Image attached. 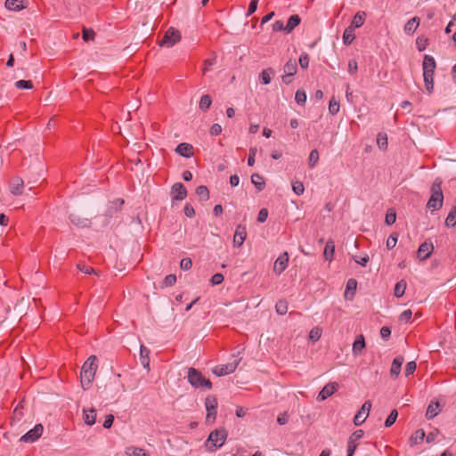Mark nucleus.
Segmentation results:
<instances>
[{
  "label": "nucleus",
  "instance_id": "f257e3e1",
  "mask_svg": "<svg viewBox=\"0 0 456 456\" xmlns=\"http://www.w3.org/2000/svg\"><path fill=\"white\" fill-rule=\"evenodd\" d=\"M98 369L97 357L91 355L83 364L80 372V382L84 390L90 387Z\"/></svg>",
  "mask_w": 456,
  "mask_h": 456
},
{
  "label": "nucleus",
  "instance_id": "f03ea898",
  "mask_svg": "<svg viewBox=\"0 0 456 456\" xmlns=\"http://www.w3.org/2000/svg\"><path fill=\"white\" fill-rule=\"evenodd\" d=\"M227 438V432L225 429H216L210 432L208 439L206 440L204 446L209 452H213L216 450L221 448Z\"/></svg>",
  "mask_w": 456,
  "mask_h": 456
},
{
  "label": "nucleus",
  "instance_id": "7ed1b4c3",
  "mask_svg": "<svg viewBox=\"0 0 456 456\" xmlns=\"http://www.w3.org/2000/svg\"><path fill=\"white\" fill-rule=\"evenodd\" d=\"M443 201L442 181L436 178L431 186V196L428 201L427 208L431 210H438L442 208Z\"/></svg>",
  "mask_w": 456,
  "mask_h": 456
},
{
  "label": "nucleus",
  "instance_id": "20e7f679",
  "mask_svg": "<svg viewBox=\"0 0 456 456\" xmlns=\"http://www.w3.org/2000/svg\"><path fill=\"white\" fill-rule=\"evenodd\" d=\"M422 66L426 89L432 93L434 88V73L436 66V61L432 56L425 55Z\"/></svg>",
  "mask_w": 456,
  "mask_h": 456
},
{
  "label": "nucleus",
  "instance_id": "39448f33",
  "mask_svg": "<svg viewBox=\"0 0 456 456\" xmlns=\"http://www.w3.org/2000/svg\"><path fill=\"white\" fill-rule=\"evenodd\" d=\"M188 382L195 388L206 387L210 389L212 384L209 379H205L202 374L194 368H189L187 372Z\"/></svg>",
  "mask_w": 456,
  "mask_h": 456
},
{
  "label": "nucleus",
  "instance_id": "423d86ee",
  "mask_svg": "<svg viewBox=\"0 0 456 456\" xmlns=\"http://www.w3.org/2000/svg\"><path fill=\"white\" fill-rule=\"evenodd\" d=\"M241 358H235L233 362L226 364H220L214 368L213 373L218 377L225 376L235 371L238 365L240 364Z\"/></svg>",
  "mask_w": 456,
  "mask_h": 456
},
{
  "label": "nucleus",
  "instance_id": "0eeeda50",
  "mask_svg": "<svg viewBox=\"0 0 456 456\" xmlns=\"http://www.w3.org/2000/svg\"><path fill=\"white\" fill-rule=\"evenodd\" d=\"M180 32L174 28H169L165 33L162 40L160 41L161 46L172 47L175 43L180 41Z\"/></svg>",
  "mask_w": 456,
  "mask_h": 456
},
{
  "label": "nucleus",
  "instance_id": "6e6552de",
  "mask_svg": "<svg viewBox=\"0 0 456 456\" xmlns=\"http://www.w3.org/2000/svg\"><path fill=\"white\" fill-rule=\"evenodd\" d=\"M205 405L207 410L206 421L208 423H213L216 417V399L212 396H208L205 400Z\"/></svg>",
  "mask_w": 456,
  "mask_h": 456
},
{
  "label": "nucleus",
  "instance_id": "1a4fd4ad",
  "mask_svg": "<svg viewBox=\"0 0 456 456\" xmlns=\"http://www.w3.org/2000/svg\"><path fill=\"white\" fill-rule=\"evenodd\" d=\"M371 409V403L370 401H366L360 410L357 411L354 418V424L355 426H361L368 418L370 411Z\"/></svg>",
  "mask_w": 456,
  "mask_h": 456
},
{
  "label": "nucleus",
  "instance_id": "9d476101",
  "mask_svg": "<svg viewBox=\"0 0 456 456\" xmlns=\"http://www.w3.org/2000/svg\"><path fill=\"white\" fill-rule=\"evenodd\" d=\"M43 431V426L41 424H37L34 428L23 435L20 440L24 443H34L42 436Z\"/></svg>",
  "mask_w": 456,
  "mask_h": 456
},
{
  "label": "nucleus",
  "instance_id": "9b49d317",
  "mask_svg": "<svg viewBox=\"0 0 456 456\" xmlns=\"http://www.w3.org/2000/svg\"><path fill=\"white\" fill-rule=\"evenodd\" d=\"M10 192L13 196H20L24 191V182L20 176H14L10 180L9 183Z\"/></svg>",
  "mask_w": 456,
  "mask_h": 456
},
{
  "label": "nucleus",
  "instance_id": "f8f14e48",
  "mask_svg": "<svg viewBox=\"0 0 456 456\" xmlns=\"http://www.w3.org/2000/svg\"><path fill=\"white\" fill-rule=\"evenodd\" d=\"M338 388L336 382H330L326 384L317 395V401L322 402L332 395Z\"/></svg>",
  "mask_w": 456,
  "mask_h": 456
},
{
  "label": "nucleus",
  "instance_id": "ddd939ff",
  "mask_svg": "<svg viewBox=\"0 0 456 456\" xmlns=\"http://www.w3.org/2000/svg\"><path fill=\"white\" fill-rule=\"evenodd\" d=\"M289 254L283 252L274 262L273 272L277 274H281L288 266Z\"/></svg>",
  "mask_w": 456,
  "mask_h": 456
},
{
  "label": "nucleus",
  "instance_id": "4468645a",
  "mask_svg": "<svg viewBox=\"0 0 456 456\" xmlns=\"http://www.w3.org/2000/svg\"><path fill=\"white\" fill-rule=\"evenodd\" d=\"M172 195L174 200H183L187 196V190L182 183H176L172 186Z\"/></svg>",
  "mask_w": 456,
  "mask_h": 456
},
{
  "label": "nucleus",
  "instance_id": "2eb2a0df",
  "mask_svg": "<svg viewBox=\"0 0 456 456\" xmlns=\"http://www.w3.org/2000/svg\"><path fill=\"white\" fill-rule=\"evenodd\" d=\"M247 236L246 227L242 225H238L233 236V245L234 247L240 248L245 241Z\"/></svg>",
  "mask_w": 456,
  "mask_h": 456
},
{
  "label": "nucleus",
  "instance_id": "dca6fc26",
  "mask_svg": "<svg viewBox=\"0 0 456 456\" xmlns=\"http://www.w3.org/2000/svg\"><path fill=\"white\" fill-rule=\"evenodd\" d=\"M434 250V246L431 242L425 241L422 243L418 249V257L420 260L428 259Z\"/></svg>",
  "mask_w": 456,
  "mask_h": 456
},
{
  "label": "nucleus",
  "instance_id": "f3484780",
  "mask_svg": "<svg viewBox=\"0 0 456 456\" xmlns=\"http://www.w3.org/2000/svg\"><path fill=\"white\" fill-rule=\"evenodd\" d=\"M175 152L184 158H191L193 155V147L191 144L181 142L175 148Z\"/></svg>",
  "mask_w": 456,
  "mask_h": 456
},
{
  "label": "nucleus",
  "instance_id": "a211bd4d",
  "mask_svg": "<svg viewBox=\"0 0 456 456\" xmlns=\"http://www.w3.org/2000/svg\"><path fill=\"white\" fill-rule=\"evenodd\" d=\"M70 222L80 228L89 227L91 225V220L86 217H82L77 214L69 215Z\"/></svg>",
  "mask_w": 456,
  "mask_h": 456
},
{
  "label": "nucleus",
  "instance_id": "6ab92c4d",
  "mask_svg": "<svg viewBox=\"0 0 456 456\" xmlns=\"http://www.w3.org/2000/svg\"><path fill=\"white\" fill-rule=\"evenodd\" d=\"M274 76V70L273 68H267L261 71L259 74L260 83L263 85H269L272 77Z\"/></svg>",
  "mask_w": 456,
  "mask_h": 456
},
{
  "label": "nucleus",
  "instance_id": "aec40b11",
  "mask_svg": "<svg viewBox=\"0 0 456 456\" xmlns=\"http://www.w3.org/2000/svg\"><path fill=\"white\" fill-rule=\"evenodd\" d=\"M365 347V340L362 335H359L353 344V354L360 355Z\"/></svg>",
  "mask_w": 456,
  "mask_h": 456
},
{
  "label": "nucleus",
  "instance_id": "412c9836",
  "mask_svg": "<svg viewBox=\"0 0 456 456\" xmlns=\"http://www.w3.org/2000/svg\"><path fill=\"white\" fill-rule=\"evenodd\" d=\"M149 354H150V350L147 347H145L143 345H141V346H140V360H141V363L142 364V366L144 368H146L147 370L150 369Z\"/></svg>",
  "mask_w": 456,
  "mask_h": 456
},
{
  "label": "nucleus",
  "instance_id": "4be33fe9",
  "mask_svg": "<svg viewBox=\"0 0 456 456\" xmlns=\"http://www.w3.org/2000/svg\"><path fill=\"white\" fill-rule=\"evenodd\" d=\"M419 25V18L414 17L407 21V23L404 25V31L405 33L411 35L413 34Z\"/></svg>",
  "mask_w": 456,
  "mask_h": 456
},
{
  "label": "nucleus",
  "instance_id": "5701e85b",
  "mask_svg": "<svg viewBox=\"0 0 456 456\" xmlns=\"http://www.w3.org/2000/svg\"><path fill=\"white\" fill-rule=\"evenodd\" d=\"M335 253V244L333 240H328L326 242L323 256L328 261H331Z\"/></svg>",
  "mask_w": 456,
  "mask_h": 456
},
{
  "label": "nucleus",
  "instance_id": "b1692460",
  "mask_svg": "<svg viewBox=\"0 0 456 456\" xmlns=\"http://www.w3.org/2000/svg\"><path fill=\"white\" fill-rule=\"evenodd\" d=\"M125 453L127 456H149V454L147 453V452L144 449L135 447V446L126 447Z\"/></svg>",
  "mask_w": 456,
  "mask_h": 456
},
{
  "label": "nucleus",
  "instance_id": "393cba45",
  "mask_svg": "<svg viewBox=\"0 0 456 456\" xmlns=\"http://www.w3.org/2000/svg\"><path fill=\"white\" fill-rule=\"evenodd\" d=\"M301 21L300 17L297 14L291 15L286 24V33H290Z\"/></svg>",
  "mask_w": 456,
  "mask_h": 456
},
{
  "label": "nucleus",
  "instance_id": "a878e982",
  "mask_svg": "<svg viewBox=\"0 0 456 456\" xmlns=\"http://www.w3.org/2000/svg\"><path fill=\"white\" fill-rule=\"evenodd\" d=\"M84 421L89 426H93L96 420V411L94 409L84 410Z\"/></svg>",
  "mask_w": 456,
  "mask_h": 456
},
{
  "label": "nucleus",
  "instance_id": "bb28decb",
  "mask_svg": "<svg viewBox=\"0 0 456 456\" xmlns=\"http://www.w3.org/2000/svg\"><path fill=\"white\" fill-rule=\"evenodd\" d=\"M364 17H365V13L363 12H358L353 18V20L351 22V25L349 26V28H360L363 25L364 23Z\"/></svg>",
  "mask_w": 456,
  "mask_h": 456
},
{
  "label": "nucleus",
  "instance_id": "cd10ccee",
  "mask_svg": "<svg viewBox=\"0 0 456 456\" xmlns=\"http://www.w3.org/2000/svg\"><path fill=\"white\" fill-rule=\"evenodd\" d=\"M439 403H431L426 411V418L431 419L435 418L439 412Z\"/></svg>",
  "mask_w": 456,
  "mask_h": 456
},
{
  "label": "nucleus",
  "instance_id": "c85d7f7f",
  "mask_svg": "<svg viewBox=\"0 0 456 456\" xmlns=\"http://www.w3.org/2000/svg\"><path fill=\"white\" fill-rule=\"evenodd\" d=\"M297 69V64L296 60H289L284 65L283 70L285 74L289 76H294Z\"/></svg>",
  "mask_w": 456,
  "mask_h": 456
},
{
  "label": "nucleus",
  "instance_id": "c756f323",
  "mask_svg": "<svg viewBox=\"0 0 456 456\" xmlns=\"http://www.w3.org/2000/svg\"><path fill=\"white\" fill-rule=\"evenodd\" d=\"M123 204H124V200H122V199H117V200H113L109 207L107 214L110 216H112L116 212L120 210Z\"/></svg>",
  "mask_w": 456,
  "mask_h": 456
},
{
  "label": "nucleus",
  "instance_id": "7c9ffc66",
  "mask_svg": "<svg viewBox=\"0 0 456 456\" xmlns=\"http://www.w3.org/2000/svg\"><path fill=\"white\" fill-rule=\"evenodd\" d=\"M251 182L259 191H263L265 187L264 178L259 174H253L251 175Z\"/></svg>",
  "mask_w": 456,
  "mask_h": 456
},
{
  "label": "nucleus",
  "instance_id": "2f4dec72",
  "mask_svg": "<svg viewBox=\"0 0 456 456\" xmlns=\"http://www.w3.org/2000/svg\"><path fill=\"white\" fill-rule=\"evenodd\" d=\"M5 7L11 11H20L24 8V5L20 0H6Z\"/></svg>",
  "mask_w": 456,
  "mask_h": 456
},
{
  "label": "nucleus",
  "instance_id": "473e14b6",
  "mask_svg": "<svg viewBox=\"0 0 456 456\" xmlns=\"http://www.w3.org/2000/svg\"><path fill=\"white\" fill-rule=\"evenodd\" d=\"M355 36L354 34V28H346L343 33V43L346 45L352 44Z\"/></svg>",
  "mask_w": 456,
  "mask_h": 456
},
{
  "label": "nucleus",
  "instance_id": "72a5a7b5",
  "mask_svg": "<svg viewBox=\"0 0 456 456\" xmlns=\"http://www.w3.org/2000/svg\"><path fill=\"white\" fill-rule=\"evenodd\" d=\"M212 103V99L208 94H204L201 96L199 103V107L201 110H207L209 109Z\"/></svg>",
  "mask_w": 456,
  "mask_h": 456
},
{
  "label": "nucleus",
  "instance_id": "f704fd0d",
  "mask_svg": "<svg viewBox=\"0 0 456 456\" xmlns=\"http://www.w3.org/2000/svg\"><path fill=\"white\" fill-rule=\"evenodd\" d=\"M196 194L202 200H208L209 198V191L207 186L200 185L196 188Z\"/></svg>",
  "mask_w": 456,
  "mask_h": 456
},
{
  "label": "nucleus",
  "instance_id": "c9c22d12",
  "mask_svg": "<svg viewBox=\"0 0 456 456\" xmlns=\"http://www.w3.org/2000/svg\"><path fill=\"white\" fill-rule=\"evenodd\" d=\"M396 221V211L394 208H389L386 214L385 223L387 225H392Z\"/></svg>",
  "mask_w": 456,
  "mask_h": 456
},
{
  "label": "nucleus",
  "instance_id": "e433bc0d",
  "mask_svg": "<svg viewBox=\"0 0 456 456\" xmlns=\"http://www.w3.org/2000/svg\"><path fill=\"white\" fill-rule=\"evenodd\" d=\"M276 313L284 315L288 312V303L286 300H279L275 305Z\"/></svg>",
  "mask_w": 456,
  "mask_h": 456
},
{
  "label": "nucleus",
  "instance_id": "4c0bfd02",
  "mask_svg": "<svg viewBox=\"0 0 456 456\" xmlns=\"http://www.w3.org/2000/svg\"><path fill=\"white\" fill-rule=\"evenodd\" d=\"M377 144L380 150H386L387 148V136L386 134L379 133L377 136Z\"/></svg>",
  "mask_w": 456,
  "mask_h": 456
},
{
  "label": "nucleus",
  "instance_id": "58836bf2",
  "mask_svg": "<svg viewBox=\"0 0 456 456\" xmlns=\"http://www.w3.org/2000/svg\"><path fill=\"white\" fill-rule=\"evenodd\" d=\"M426 434L423 429H418L415 433L411 436V441L412 444H419L423 441Z\"/></svg>",
  "mask_w": 456,
  "mask_h": 456
},
{
  "label": "nucleus",
  "instance_id": "ea45409f",
  "mask_svg": "<svg viewBox=\"0 0 456 456\" xmlns=\"http://www.w3.org/2000/svg\"><path fill=\"white\" fill-rule=\"evenodd\" d=\"M306 98V94L303 90H297L295 94V101L301 106L305 105Z\"/></svg>",
  "mask_w": 456,
  "mask_h": 456
},
{
  "label": "nucleus",
  "instance_id": "a19ab883",
  "mask_svg": "<svg viewBox=\"0 0 456 456\" xmlns=\"http://www.w3.org/2000/svg\"><path fill=\"white\" fill-rule=\"evenodd\" d=\"M397 417H398V411L396 409H394L390 412L388 417L387 418V419L385 421V427H387V428L391 427L396 421Z\"/></svg>",
  "mask_w": 456,
  "mask_h": 456
},
{
  "label": "nucleus",
  "instance_id": "79ce46f5",
  "mask_svg": "<svg viewBox=\"0 0 456 456\" xmlns=\"http://www.w3.org/2000/svg\"><path fill=\"white\" fill-rule=\"evenodd\" d=\"M339 102L333 97L329 103V112L331 115H336L339 111Z\"/></svg>",
  "mask_w": 456,
  "mask_h": 456
},
{
  "label": "nucleus",
  "instance_id": "37998d69",
  "mask_svg": "<svg viewBox=\"0 0 456 456\" xmlns=\"http://www.w3.org/2000/svg\"><path fill=\"white\" fill-rule=\"evenodd\" d=\"M318 161H319L318 151L317 150L311 151V152L309 154V159H308L309 167L312 168L314 167Z\"/></svg>",
  "mask_w": 456,
  "mask_h": 456
},
{
  "label": "nucleus",
  "instance_id": "c03bdc74",
  "mask_svg": "<svg viewBox=\"0 0 456 456\" xmlns=\"http://www.w3.org/2000/svg\"><path fill=\"white\" fill-rule=\"evenodd\" d=\"M428 45V39L423 36L419 37L416 39V45L419 52L424 51L427 48Z\"/></svg>",
  "mask_w": 456,
  "mask_h": 456
},
{
  "label": "nucleus",
  "instance_id": "a18cd8bd",
  "mask_svg": "<svg viewBox=\"0 0 456 456\" xmlns=\"http://www.w3.org/2000/svg\"><path fill=\"white\" fill-rule=\"evenodd\" d=\"M398 238L395 232L392 233L387 240L386 247L388 250L393 249L397 243Z\"/></svg>",
  "mask_w": 456,
  "mask_h": 456
},
{
  "label": "nucleus",
  "instance_id": "49530a36",
  "mask_svg": "<svg viewBox=\"0 0 456 456\" xmlns=\"http://www.w3.org/2000/svg\"><path fill=\"white\" fill-rule=\"evenodd\" d=\"M321 336H322V330L320 328L314 327L310 330L309 338L312 341H314V342L318 341L320 339Z\"/></svg>",
  "mask_w": 456,
  "mask_h": 456
},
{
  "label": "nucleus",
  "instance_id": "de8ad7c7",
  "mask_svg": "<svg viewBox=\"0 0 456 456\" xmlns=\"http://www.w3.org/2000/svg\"><path fill=\"white\" fill-rule=\"evenodd\" d=\"M417 364L414 361H411L406 364L405 370H404V375L405 377H409L410 375H412L414 371L416 370Z\"/></svg>",
  "mask_w": 456,
  "mask_h": 456
},
{
  "label": "nucleus",
  "instance_id": "09e8293b",
  "mask_svg": "<svg viewBox=\"0 0 456 456\" xmlns=\"http://www.w3.org/2000/svg\"><path fill=\"white\" fill-rule=\"evenodd\" d=\"M77 267L79 271H81L82 273H87V274H96L97 273L96 271L93 267L87 266L82 263H78L77 265Z\"/></svg>",
  "mask_w": 456,
  "mask_h": 456
},
{
  "label": "nucleus",
  "instance_id": "8fccbe9b",
  "mask_svg": "<svg viewBox=\"0 0 456 456\" xmlns=\"http://www.w3.org/2000/svg\"><path fill=\"white\" fill-rule=\"evenodd\" d=\"M15 86L19 89H31L33 84L30 80H19L15 83Z\"/></svg>",
  "mask_w": 456,
  "mask_h": 456
},
{
  "label": "nucleus",
  "instance_id": "3c124183",
  "mask_svg": "<svg viewBox=\"0 0 456 456\" xmlns=\"http://www.w3.org/2000/svg\"><path fill=\"white\" fill-rule=\"evenodd\" d=\"M390 373L391 376L395 378L399 375V357H395L393 360Z\"/></svg>",
  "mask_w": 456,
  "mask_h": 456
},
{
  "label": "nucleus",
  "instance_id": "603ef678",
  "mask_svg": "<svg viewBox=\"0 0 456 456\" xmlns=\"http://www.w3.org/2000/svg\"><path fill=\"white\" fill-rule=\"evenodd\" d=\"M176 282V276L175 274L167 275L163 281L164 287H171Z\"/></svg>",
  "mask_w": 456,
  "mask_h": 456
},
{
  "label": "nucleus",
  "instance_id": "864d4df0",
  "mask_svg": "<svg viewBox=\"0 0 456 456\" xmlns=\"http://www.w3.org/2000/svg\"><path fill=\"white\" fill-rule=\"evenodd\" d=\"M292 190L297 195H302L305 191L304 184L298 181L295 182L292 185Z\"/></svg>",
  "mask_w": 456,
  "mask_h": 456
},
{
  "label": "nucleus",
  "instance_id": "5fc2aeb1",
  "mask_svg": "<svg viewBox=\"0 0 456 456\" xmlns=\"http://www.w3.org/2000/svg\"><path fill=\"white\" fill-rule=\"evenodd\" d=\"M94 36H95V33L93 29H91V28H84L83 29L82 37L85 41L93 40L94 38Z\"/></svg>",
  "mask_w": 456,
  "mask_h": 456
},
{
  "label": "nucleus",
  "instance_id": "6e6d98bb",
  "mask_svg": "<svg viewBox=\"0 0 456 456\" xmlns=\"http://www.w3.org/2000/svg\"><path fill=\"white\" fill-rule=\"evenodd\" d=\"M191 265L192 262L189 257L183 258L180 262V268L184 271L190 270L191 268Z\"/></svg>",
  "mask_w": 456,
  "mask_h": 456
},
{
  "label": "nucleus",
  "instance_id": "4d7b16f0",
  "mask_svg": "<svg viewBox=\"0 0 456 456\" xmlns=\"http://www.w3.org/2000/svg\"><path fill=\"white\" fill-rule=\"evenodd\" d=\"M364 435V432L362 429H358L354 431L348 438V440L357 443Z\"/></svg>",
  "mask_w": 456,
  "mask_h": 456
},
{
  "label": "nucleus",
  "instance_id": "13d9d810",
  "mask_svg": "<svg viewBox=\"0 0 456 456\" xmlns=\"http://www.w3.org/2000/svg\"><path fill=\"white\" fill-rule=\"evenodd\" d=\"M256 148L252 147L249 149L248 158V165L252 167L255 164V157L256 154Z\"/></svg>",
  "mask_w": 456,
  "mask_h": 456
},
{
  "label": "nucleus",
  "instance_id": "bf43d9fd",
  "mask_svg": "<svg viewBox=\"0 0 456 456\" xmlns=\"http://www.w3.org/2000/svg\"><path fill=\"white\" fill-rule=\"evenodd\" d=\"M272 27H273V30L275 32H278V31H285L286 32V26L284 25L283 21H281V20H276L274 23H273Z\"/></svg>",
  "mask_w": 456,
  "mask_h": 456
},
{
  "label": "nucleus",
  "instance_id": "052dcab7",
  "mask_svg": "<svg viewBox=\"0 0 456 456\" xmlns=\"http://www.w3.org/2000/svg\"><path fill=\"white\" fill-rule=\"evenodd\" d=\"M357 446H358L357 443L348 440L347 441V456H353Z\"/></svg>",
  "mask_w": 456,
  "mask_h": 456
},
{
  "label": "nucleus",
  "instance_id": "680f3d73",
  "mask_svg": "<svg viewBox=\"0 0 456 456\" xmlns=\"http://www.w3.org/2000/svg\"><path fill=\"white\" fill-rule=\"evenodd\" d=\"M299 64L302 69H306L309 65V56L307 53H303L299 57Z\"/></svg>",
  "mask_w": 456,
  "mask_h": 456
},
{
  "label": "nucleus",
  "instance_id": "e2e57ef3",
  "mask_svg": "<svg viewBox=\"0 0 456 456\" xmlns=\"http://www.w3.org/2000/svg\"><path fill=\"white\" fill-rule=\"evenodd\" d=\"M224 275L218 273L212 276L210 281L212 285H219L224 281Z\"/></svg>",
  "mask_w": 456,
  "mask_h": 456
},
{
  "label": "nucleus",
  "instance_id": "0e129e2a",
  "mask_svg": "<svg viewBox=\"0 0 456 456\" xmlns=\"http://www.w3.org/2000/svg\"><path fill=\"white\" fill-rule=\"evenodd\" d=\"M412 312L410 309L404 310L401 313V322H409L411 319Z\"/></svg>",
  "mask_w": 456,
  "mask_h": 456
},
{
  "label": "nucleus",
  "instance_id": "69168bd1",
  "mask_svg": "<svg viewBox=\"0 0 456 456\" xmlns=\"http://www.w3.org/2000/svg\"><path fill=\"white\" fill-rule=\"evenodd\" d=\"M258 2L259 0H251L247 12L248 17L252 15L256 11Z\"/></svg>",
  "mask_w": 456,
  "mask_h": 456
},
{
  "label": "nucleus",
  "instance_id": "338daca9",
  "mask_svg": "<svg viewBox=\"0 0 456 456\" xmlns=\"http://www.w3.org/2000/svg\"><path fill=\"white\" fill-rule=\"evenodd\" d=\"M268 217V210L266 208L260 209L258 216H257V221L259 223H264L266 221Z\"/></svg>",
  "mask_w": 456,
  "mask_h": 456
},
{
  "label": "nucleus",
  "instance_id": "774afa93",
  "mask_svg": "<svg viewBox=\"0 0 456 456\" xmlns=\"http://www.w3.org/2000/svg\"><path fill=\"white\" fill-rule=\"evenodd\" d=\"M358 69V64L355 60H350L348 62V72L350 74H354L357 72Z\"/></svg>",
  "mask_w": 456,
  "mask_h": 456
}]
</instances>
